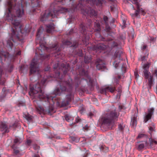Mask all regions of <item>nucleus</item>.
<instances>
[{
    "instance_id": "f257e3e1",
    "label": "nucleus",
    "mask_w": 157,
    "mask_h": 157,
    "mask_svg": "<svg viewBox=\"0 0 157 157\" xmlns=\"http://www.w3.org/2000/svg\"><path fill=\"white\" fill-rule=\"evenodd\" d=\"M73 83L72 79L70 78L67 81L63 82L60 85V88H56L54 91L55 96H60L61 92H67L69 94L66 96L65 100L63 101L61 103L62 107H65L68 105L69 103L73 99L74 94L72 92Z\"/></svg>"
},
{
    "instance_id": "f03ea898",
    "label": "nucleus",
    "mask_w": 157,
    "mask_h": 157,
    "mask_svg": "<svg viewBox=\"0 0 157 157\" xmlns=\"http://www.w3.org/2000/svg\"><path fill=\"white\" fill-rule=\"evenodd\" d=\"M24 2V0H21L20 5L16 4L15 6H11L13 10L11 11V15L10 17H12V19H9V17H8L9 13L8 10L7 14L6 15L7 20L9 21H11V23L13 25L14 27L18 28L19 29L18 30H20V33H23L22 32L23 30H24L23 27H22V25H21L20 22L17 20V17H21L25 14V4Z\"/></svg>"
},
{
    "instance_id": "7ed1b4c3",
    "label": "nucleus",
    "mask_w": 157,
    "mask_h": 157,
    "mask_svg": "<svg viewBox=\"0 0 157 157\" xmlns=\"http://www.w3.org/2000/svg\"><path fill=\"white\" fill-rule=\"evenodd\" d=\"M119 113L114 110L108 112L100 118L99 123L101 128L105 130L112 129L118 120Z\"/></svg>"
},
{
    "instance_id": "20e7f679",
    "label": "nucleus",
    "mask_w": 157,
    "mask_h": 157,
    "mask_svg": "<svg viewBox=\"0 0 157 157\" xmlns=\"http://www.w3.org/2000/svg\"><path fill=\"white\" fill-rule=\"evenodd\" d=\"M46 81V79H43L41 81L40 83L38 82L35 85L34 88L33 87H30V90L29 92V94L31 96H33L34 98L35 99H43L45 101L47 100L50 102L49 100L52 97H49V95H45L41 88V86L44 85Z\"/></svg>"
},
{
    "instance_id": "39448f33",
    "label": "nucleus",
    "mask_w": 157,
    "mask_h": 157,
    "mask_svg": "<svg viewBox=\"0 0 157 157\" xmlns=\"http://www.w3.org/2000/svg\"><path fill=\"white\" fill-rule=\"evenodd\" d=\"M14 28L15 29H14L12 28L13 31L11 36L7 41V44L11 48L13 46V43L11 40L13 42H15L14 40H17L20 41H21L23 40V37L26 35V32L24 30H23L22 31L23 33H21L20 30H18L19 29L18 28Z\"/></svg>"
},
{
    "instance_id": "423d86ee",
    "label": "nucleus",
    "mask_w": 157,
    "mask_h": 157,
    "mask_svg": "<svg viewBox=\"0 0 157 157\" xmlns=\"http://www.w3.org/2000/svg\"><path fill=\"white\" fill-rule=\"evenodd\" d=\"M83 5L80 3H79L77 6L76 8L80 9L82 13L85 15H87L90 17H95L97 15V13L95 10L92 9L90 7H87V8L84 9Z\"/></svg>"
},
{
    "instance_id": "0eeeda50",
    "label": "nucleus",
    "mask_w": 157,
    "mask_h": 157,
    "mask_svg": "<svg viewBox=\"0 0 157 157\" xmlns=\"http://www.w3.org/2000/svg\"><path fill=\"white\" fill-rule=\"evenodd\" d=\"M131 2L133 4L135 5L136 8V10L135 13L131 14L132 17H137L140 12H141L143 15H145L146 12L143 8H140L141 5L140 4V2H138V0H132Z\"/></svg>"
},
{
    "instance_id": "6e6552de",
    "label": "nucleus",
    "mask_w": 157,
    "mask_h": 157,
    "mask_svg": "<svg viewBox=\"0 0 157 157\" xmlns=\"http://www.w3.org/2000/svg\"><path fill=\"white\" fill-rule=\"evenodd\" d=\"M53 14L52 11L50 10H46L44 12L42 13L41 15L40 21L44 22V21L48 20L50 18L53 17Z\"/></svg>"
},
{
    "instance_id": "1a4fd4ad",
    "label": "nucleus",
    "mask_w": 157,
    "mask_h": 157,
    "mask_svg": "<svg viewBox=\"0 0 157 157\" xmlns=\"http://www.w3.org/2000/svg\"><path fill=\"white\" fill-rule=\"evenodd\" d=\"M80 27L82 29L81 30V33L83 35L84 37V39H82V41L84 44L86 45H87L89 44V40L90 37L88 36H87V33L86 29V28L87 27L84 26L83 24L82 23H81Z\"/></svg>"
},
{
    "instance_id": "9d476101",
    "label": "nucleus",
    "mask_w": 157,
    "mask_h": 157,
    "mask_svg": "<svg viewBox=\"0 0 157 157\" xmlns=\"http://www.w3.org/2000/svg\"><path fill=\"white\" fill-rule=\"evenodd\" d=\"M38 65L37 60L35 59H33L30 64V75L34 73L36 71L38 72L39 71V69Z\"/></svg>"
},
{
    "instance_id": "9b49d317",
    "label": "nucleus",
    "mask_w": 157,
    "mask_h": 157,
    "mask_svg": "<svg viewBox=\"0 0 157 157\" xmlns=\"http://www.w3.org/2000/svg\"><path fill=\"white\" fill-rule=\"evenodd\" d=\"M151 65V62L148 60V62L144 64L142 68L143 69V73L145 78H148L149 76L151 75L150 72L149 71V68Z\"/></svg>"
},
{
    "instance_id": "f8f14e48",
    "label": "nucleus",
    "mask_w": 157,
    "mask_h": 157,
    "mask_svg": "<svg viewBox=\"0 0 157 157\" xmlns=\"http://www.w3.org/2000/svg\"><path fill=\"white\" fill-rule=\"evenodd\" d=\"M79 75L84 76L87 77L89 80V82L90 84L91 90H93L94 89V85L93 83V80L90 78L88 75V73L87 71H85L84 69H82L79 71Z\"/></svg>"
},
{
    "instance_id": "ddd939ff",
    "label": "nucleus",
    "mask_w": 157,
    "mask_h": 157,
    "mask_svg": "<svg viewBox=\"0 0 157 157\" xmlns=\"http://www.w3.org/2000/svg\"><path fill=\"white\" fill-rule=\"evenodd\" d=\"M58 46V43H56L55 44L52 45L51 46H50L49 48L47 47L46 46L43 44H40V47L41 48L40 50L41 49L43 50H46L47 51H55V52H56V50Z\"/></svg>"
},
{
    "instance_id": "4468645a",
    "label": "nucleus",
    "mask_w": 157,
    "mask_h": 157,
    "mask_svg": "<svg viewBox=\"0 0 157 157\" xmlns=\"http://www.w3.org/2000/svg\"><path fill=\"white\" fill-rule=\"evenodd\" d=\"M107 48V46L103 44L100 43L98 44L94 45L92 47V49L94 51H99L105 50Z\"/></svg>"
},
{
    "instance_id": "2eb2a0df",
    "label": "nucleus",
    "mask_w": 157,
    "mask_h": 157,
    "mask_svg": "<svg viewBox=\"0 0 157 157\" xmlns=\"http://www.w3.org/2000/svg\"><path fill=\"white\" fill-rule=\"evenodd\" d=\"M10 126L8 127V124L5 122H0V131L3 132V134L8 133Z\"/></svg>"
},
{
    "instance_id": "dca6fc26",
    "label": "nucleus",
    "mask_w": 157,
    "mask_h": 157,
    "mask_svg": "<svg viewBox=\"0 0 157 157\" xmlns=\"http://www.w3.org/2000/svg\"><path fill=\"white\" fill-rule=\"evenodd\" d=\"M49 97H52L51 98H50V99L49 100V101H50V102H49V101H48L47 100H46V101H44L43 99H38L37 100H39L40 101H44L45 102L47 101V102L48 103V104L50 105V106L48 109V112L49 113H53V110L54 109V108H53V107L52 106V105H53L54 103V102L53 101V98H54L55 97V96L53 97L52 96L49 95Z\"/></svg>"
},
{
    "instance_id": "f3484780",
    "label": "nucleus",
    "mask_w": 157,
    "mask_h": 157,
    "mask_svg": "<svg viewBox=\"0 0 157 157\" xmlns=\"http://www.w3.org/2000/svg\"><path fill=\"white\" fill-rule=\"evenodd\" d=\"M154 109L151 108L148 109V113L146 115L144 118V122H147L149 120L151 119L152 116L153 115L154 112Z\"/></svg>"
},
{
    "instance_id": "a211bd4d",
    "label": "nucleus",
    "mask_w": 157,
    "mask_h": 157,
    "mask_svg": "<svg viewBox=\"0 0 157 157\" xmlns=\"http://www.w3.org/2000/svg\"><path fill=\"white\" fill-rule=\"evenodd\" d=\"M95 64L97 69L98 70L102 69L105 67L104 61L100 59L96 60Z\"/></svg>"
},
{
    "instance_id": "6ab92c4d",
    "label": "nucleus",
    "mask_w": 157,
    "mask_h": 157,
    "mask_svg": "<svg viewBox=\"0 0 157 157\" xmlns=\"http://www.w3.org/2000/svg\"><path fill=\"white\" fill-rule=\"evenodd\" d=\"M88 3L90 2L91 4H96L97 6H101L103 3L105 2V0H86Z\"/></svg>"
},
{
    "instance_id": "aec40b11",
    "label": "nucleus",
    "mask_w": 157,
    "mask_h": 157,
    "mask_svg": "<svg viewBox=\"0 0 157 157\" xmlns=\"http://www.w3.org/2000/svg\"><path fill=\"white\" fill-rule=\"evenodd\" d=\"M138 116V112L134 113L133 116L131 118V125L132 127H135L136 126L137 117Z\"/></svg>"
},
{
    "instance_id": "412c9836",
    "label": "nucleus",
    "mask_w": 157,
    "mask_h": 157,
    "mask_svg": "<svg viewBox=\"0 0 157 157\" xmlns=\"http://www.w3.org/2000/svg\"><path fill=\"white\" fill-rule=\"evenodd\" d=\"M122 52L121 50H118L116 51L115 53L114 58L115 60L119 59V60H122Z\"/></svg>"
},
{
    "instance_id": "4be33fe9",
    "label": "nucleus",
    "mask_w": 157,
    "mask_h": 157,
    "mask_svg": "<svg viewBox=\"0 0 157 157\" xmlns=\"http://www.w3.org/2000/svg\"><path fill=\"white\" fill-rule=\"evenodd\" d=\"M54 25V23H51L46 25V32L47 33H51L55 29Z\"/></svg>"
},
{
    "instance_id": "5701e85b",
    "label": "nucleus",
    "mask_w": 157,
    "mask_h": 157,
    "mask_svg": "<svg viewBox=\"0 0 157 157\" xmlns=\"http://www.w3.org/2000/svg\"><path fill=\"white\" fill-rule=\"evenodd\" d=\"M36 101L34 100L33 102L35 105L36 108L37 112L40 114L44 113V109L43 107L40 106H36Z\"/></svg>"
},
{
    "instance_id": "b1692460",
    "label": "nucleus",
    "mask_w": 157,
    "mask_h": 157,
    "mask_svg": "<svg viewBox=\"0 0 157 157\" xmlns=\"http://www.w3.org/2000/svg\"><path fill=\"white\" fill-rule=\"evenodd\" d=\"M12 0H9L7 2V5L8 7V11H9V13L8 15V17H9V19L10 20L12 19V17H10V16L11 15V11H12L13 9H12V8L11 7L12 6H13L12 4V2L11 1Z\"/></svg>"
},
{
    "instance_id": "393cba45",
    "label": "nucleus",
    "mask_w": 157,
    "mask_h": 157,
    "mask_svg": "<svg viewBox=\"0 0 157 157\" xmlns=\"http://www.w3.org/2000/svg\"><path fill=\"white\" fill-rule=\"evenodd\" d=\"M68 11V10L67 9L65 8L62 7L58 10H54L53 13L54 15H56L57 14L64 13V12Z\"/></svg>"
},
{
    "instance_id": "a878e982",
    "label": "nucleus",
    "mask_w": 157,
    "mask_h": 157,
    "mask_svg": "<svg viewBox=\"0 0 157 157\" xmlns=\"http://www.w3.org/2000/svg\"><path fill=\"white\" fill-rule=\"evenodd\" d=\"M61 65L63 67V70H64L63 73L66 74L70 69V65L69 63H66L65 65L64 64H62Z\"/></svg>"
},
{
    "instance_id": "bb28decb",
    "label": "nucleus",
    "mask_w": 157,
    "mask_h": 157,
    "mask_svg": "<svg viewBox=\"0 0 157 157\" xmlns=\"http://www.w3.org/2000/svg\"><path fill=\"white\" fill-rule=\"evenodd\" d=\"M79 76H78L75 77V82L76 84V87H78L81 83V82L85 79L81 78H79Z\"/></svg>"
},
{
    "instance_id": "cd10ccee",
    "label": "nucleus",
    "mask_w": 157,
    "mask_h": 157,
    "mask_svg": "<svg viewBox=\"0 0 157 157\" xmlns=\"http://www.w3.org/2000/svg\"><path fill=\"white\" fill-rule=\"evenodd\" d=\"M145 79H148V86L150 88H151L153 82V76L150 75H149L148 78Z\"/></svg>"
},
{
    "instance_id": "c85d7f7f",
    "label": "nucleus",
    "mask_w": 157,
    "mask_h": 157,
    "mask_svg": "<svg viewBox=\"0 0 157 157\" xmlns=\"http://www.w3.org/2000/svg\"><path fill=\"white\" fill-rule=\"evenodd\" d=\"M94 31L96 32H99L101 30V28L100 25L98 22H94Z\"/></svg>"
},
{
    "instance_id": "c756f323",
    "label": "nucleus",
    "mask_w": 157,
    "mask_h": 157,
    "mask_svg": "<svg viewBox=\"0 0 157 157\" xmlns=\"http://www.w3.org/2000/svg\"><path fill=\"white\" fill-rule=\"evenodd\" d=\"M24 117L29 122H31L32 121L33 119L32 116L29 114H24Z\"/></svg>"
},
{
    "instance_id": "7c9ffc66",
    "label": "nucleus",
    "mask_w": 157,
    "mask_h": 157,
    "mask_svg": "<svg viewBox=\"0 0 157 157\" xmlns=\"http://www.w3.org/2000/svg\"><path fill=\"white\" fill-rule=\"evenodd\" d=\"M150 146L151 148L155 147V145L157 144V142L154 139H150Z\"/></svg>"
},
{
    "instance_id": "2f4dec72",
    "label": "nucleus",
    "mask_w": 157,
    "mask_h": 157,
    "mask_svg": "<svg viewBox=\"0 0 157 157\" xmlns=\"http://www.w3.org/2000/svg\"><path fill=\"white\" fill-rule=\"evenodd\" d=\"M107 92H110L112 93H113L115 90L116 88L115 87L111 86H106Z\"/></svg>"
},
{
    "instance_id": "473e14b6",
    "label": "nucleus",
    "mask_w": 157,
    "mask_h": 157,
    "mask_svg": "<svg viewBox=\"0 0 157 157\" xmlns=\"http://www.w3.org/2000/svg\"><path fill=\"white\" fill-rule=\"evenodd\" d=\"M8 54L3 51H0V59L2 60V59L4 58L5 59L7 58Z\"/></svg>"
},
{
    "instance_id": "72a5a7b5",
    "label": "nucleus",
    "mask_w": 157,
    "mask_h": 157,
    "mask_svg": "<svg viewBox=\"0 0 157 157\" xmlns=\"http://www.w3.org/2000/svg\"><path fill=\"white\" fill-rule=\"evenodd\" d=\"M145 145L144 143H141L140 144L137 146V149L139 151L142 150L144 147Z\"/></svg>"
},
{
    "instance_id": "f704fd0d",
    "label": "nucleus",
    "mask_w": 157,
    "mask_h": 157,
    "mask_svg": "<svg viewBox=\"0 0 157 157\" xmlns=\"http://www.w3.org/2000/svg\"><path fill=\"white\" fill-rule=\"evenodd\" d=\"M13 149V153L16 155L18 154L20 152V151L15 148V144H13L12 146Z\"/></svg>"
},
{
    "instance_id": "c9c22d12",
    "label": "nucleus",
    "mask_w": 157,
    "mask_h": 157,
    "mask_svg": "<svg viewBox=\"0 0 157 157\" xmlns=\"http://www.w3.org/2000/svg\"><path fill=\"white\" fill-rule=\"evenodd\" d=\"M106 87H105L103 88H101L100 90V92L101 94H104L106 95L107 92Z\"/></svg>"
},
{
    "instance_id": "e433bc0d",
    "label": "nucleus",
    "mask_w": 157,
    "mask_h": 157,
    "mask_svg": "<svg viewBox=\"0 0 157 157\" xmlns=\"http://www.w3.org/2000/svg\"><path fill=\"white\" fill-rule=\"evenodd\" d=\"M91 60L90 57L87 56H85L84 57V62L86 63H88Z\"/></svg>"
},
{
    "instance_id": "4c0bfd02",
    "label": "nucleus",
    "mask_w": 157,
    "mask_h": 157,
    "mask_svg": "<svg viewBox=\"0 0 157 157\" xmlns=\"http://www.w3.org/2000/svg\"><path fill=\"white\" fill-rule=\"evenodd\" d=\"M22 141V140L20 138H16L14 140V143L15 144H19Z\"/></svg>"
},
{
    "instance_id": "58836bf2",
    "label": "nucleus",
    "mask_w": 157,
    "mask_h": 157,
    "mask_svg": "<svg viewBox=\"0 0 157 157\" xmlns=\"http://www.w3.org/2000/svg\"><path fill=\"white\" fill-rule=\"evenodd\" d=\"M71 139L73 141L78 142L79 141V139L77 137L71 136L70 137Z\"/></svg>"
},
{
    "instance_id": "ea45409f",
    "label": "nucleus",
    "mask_w": 157,
    "mask_h": 157,
    "mask_svg": "<svg viewBox=\"0 0 157 157\" xmlns=\"http://www.w3.org/2000/svg\"><path fill=\"white\" fill-rule=\"evenodd\" d=\"M100 149L101 150L103 151H105L108 150V148L105 147V145H101L100 146Z\"/></svg>"
},
{
    "instance_id": "a19ab883",
    "label": "nucleus",
    "mask_w": 157,
    "mask_h": 157,
    "mask_svg": "<svg viewBox=\"0 0 157 157\" xmlns=\"http://www.w3.org/2000/svg\"><path fill=\"white\" fill-rule=\"evenodd\" d=\"M63 45L69 46L71 45V43L70 41L66 40L65 41H63Z\"/></svg>"
},
{
    "instance_id": "79ce46f5",
    "label": "nucleus",
    "mask_w": 157,
    "mask_h": 157,
    "mask_svg": "<svg viewBox=\"0 0 157 157\" xmlns=\"http://www.w3.org/2000/svg\"><path fill=\"white\" fill-rule=\"evenodd\" d=\"M65 118L66 120L68 122H70V120L71 119L73 120V119L70 117L68 115H66L65 116Z\"/></svg>"
},
{
    "instance_id": "37998d69",
    "label": "nucleus",
    "mask_w": 157,
    "mask_h": 157,
    "mask_svg": "<svg viewBox=\"0 0 157 157\" xmlns=\"http://www.w3.org/2000/svg\"><path fill=\"white\" fill-rule=\"evenodd\" d=\"M59 63L57 62L56 64H55L53 67V68L54 70H55L57 69H60V68L59 67Z\"/></svg>"
},
{
    "instance_id": "c03bdc74",
    "label": "nucleus",
    "mask_w": 157,
    "mask_h": 157,
    "mask_svg": "<svg viewBox=\"0 0 157 157\" xmlns=\"http://www.w3.org/2000/svg\"><path fill=\"white\" fill-rule=\"evenodd\" d=\"M2 71L0 70V85H4L5 83V81L4 80L2 81L1 79V77L2 76Z\"/></svg>"
},
{
    "instance_id": "a18cd8bd",
    "label": "nucleus",
    "mask_w": 157,
    "mask_h": 157,
    "mask_svg": "<svg viewBox=\"0 0 157 157\" xmlns=\"http://www.w3.org/2000/svg\"><path fill=\"white\" fill-rule=\"evenodd\" d=\"M148 54H147V56H142L141 58V61H143L147 60L148 58Z\"/></svg>"
},
{
    "instance_id": "49530a36",
    "label": "nucleus",
    "mask_w": 157,
    "mask_h": 157,
    "mask_svg": "<svg viewBox=\"0 0 157 157\" xmlns=\"http://www.w3.org/2000/svg\"><path fill=\"white\" fill-rule=\"evenodd\" d=\"M144 137H147V136L146 135L144 134H139V135L138 136L137 138H140Z\"/></svg>"
},
{
    "instance_id": "de8ad7c7",
    "label": "nucleus",
    "mask_w": 157,
    "mask_h": 157,
    "mask_svg": "<svg viewBox=\"0 0 157 157\" xmlns=\"http://www.w3.org/2000/svg\"><path fill=\"white\" fill-rule=\"evenodd\" d=\"M118 127L119 130L121 131H123L124 130V128L122 125L121 124H120L118 126Z\"/></svg>"
},
{
    "instance_id": "09e8293b",
    "label": "nucleus",
    "mask_w": 157,
    "mask_h": 157,
    "mask_svg": "<svg viewBox=\"0 0 157 157\" xmlns=\"http://www.w3.org/2000/svg\"><path fill=\"white\" fill-rule=\"evenodd\" d=\"M32 142V141L31 140H27L26 143V144L27 145L30 146Z\"/></svg>"
},
{
    "instance_id": "8fccbe9b",
    "label": "nucleus",
    "mask_w": 157,
    "mask_h": 157,
    "mask_svg": "<svg viewBox=\"0 0 157 157\" xmlns=\"http://www.w3.org/2000/svg\"><path fill=\"white\" fill-rule=\"evenodd\" d=\"M104 20L105 21V24H107L108 23V17L106 16H104Z\"/></svg>"
},
{
    "instance_id": "3c124183",
    "label": "nucleus",
    "mask_w": 157,
    "mask_h": 157,
    "mask_svg": "<svg viewBox=\"0 0 157 157\" xmlns=\"http://www.w3.org/2000/svg\"><path fill=\"white\" fill-rule=\"evenodd\" d=\"M33 149L35 150H39L40 147L39 146L36 144H35L33 146Z\"/></svg>"
},
{
    "instance_id": "603ef678",
    "label": "nucleus",
    "mask_w": 157,
    "mask_h": 157,
    "mask_svg": "<svg viewBox=\"0 0 157 157\" xmlns=\"http://www.w3.org/2000/svg\"><path fill=\"white\" fill-rule=\"evenodd\" d=\"M75 121L76 123H78L79 122H80L81 121V119L78 116L75 118Z\"/></svg>"
},
{
    "instance_id": "864d4df0",
    "label": "nucleus",
    "mask_w": 157,
    "mask_h": 157,
    "mask_svg": "<svg viewBox=\"0 0 157 157\" xmlns=\"http://www.w3.org/2000/svg\"><path fill=\"white\" fill-rule=\"evenodd\" d=\"M147 48V45L146 44H144L141 47V49L143 51H144Z\"/></svg>"
},
{
    "instance_id": "5fc2aeb1",
    "label": "nucleus",
    "mask_w": 157,
    "mask_h": 157,
    "mask_svg": "<svg viewBox=\"0 0 157 157\" xmlns=\"http://www.w3.org/2000/svg\"><path fill=\"white\" fill-rule=\"evenodd\" d=\"M83 129H84L85 130L87 131L89 130V127L87 125H86L83 128Z\"/></svg>"
},
{
    "instance_id": "6e6d98bb",
    "label": "nucleus",
    "mask_w": 157,
    "mask_h": 157,
    "mask_svg": "<svg viewBox=\"0 0 157 157\" xmlns=\"http://www.w3.org/2000/svg\"><path fill=\"white\" fill-rule=\"evenodd\" d=\"M119 63L116 62V61H115L114 62V65L115 67L117 68L118 66H119Z\"/></svg>"
},
{
    "instance_id": "4d7b16f0",
    "label": "nucleus",
    "mask_w": 157,
    "mask_h": 157,
    "mask_svg": "<svg viewBox=\"0 0 157 157\" xmlns=\"http://www.w3.org/2000/svg\"><path fill=\"white\" fill-rule=\"evenodd\" d=\"M73 33V29H71L70 31L68 33H67V35H71Z\"/></svg>"
},
{
    "instance_id": "13d9d810",
    "label": "nucleus",
    "mask_w": 157,
    "mask_h": 157,
    "mask_svg": "<svg viewBox=\"0 0 157 157\" xmlns=\"http://www.w3.org/2000/svg\"><path fill=\"white\" fill-rule=\"evenodd\" d=\"M134 75L136 78H138L139 77V75L137 71H135L134 72Z\"/></svg>"
},
{
    "instance_id": "bf43d9fd",
    "label": "nucleus",
    "mask_w": 157,
    "mask_h": 157,
    "mask_svg": "<svg viewBox=\"0 0 157 157\" xmlns=\"http://www.w3.org/2000/svg\"><path fill=\"white\" fill-rule=\"evenodd\" d=\"M40 31H41V29H40V28H39L38 29V30L37 33V34H36V36H38L40 35Z\"/></svg>"
},
{
    "instance_id": "052dcab7",
    "label": "nucleus",
    "mask_w": 157,
    "mask_h": 157,
    "mask_svg": "<svg viewBox=\"0 0 157 157\" xmlns=\"http://www.w3.org/2000/svg\"><path fill=\"white\" fill-rule=\"evenodd\" d=\"M118 45V44L117 43H115V42L113 43V44L112 45V46L113 47H115L116 46H117Z\"/></svg>"
},
{
    "instance_id": "680f3d73",
    "label": "nucleus",
    "mask_w": 157,
    "mask_h": 157,
    "mask_svg": "<svg viewBox=\"0 0 157 157\" xmlns=\"http://www.w3.org/2000/svg\"><path fill=\"white\" fill-rule=\"evenodd\" d=\"M153 74H155V76L157 77V70H155Z\"/></svg>"
},
{
    "instance_id": "e2e57ef3",
    "label": "nucleus",
    "mask_w": 157,
    "mask_h": 157,
    "mask_svg": "<svg viewBox=\"0 0 157 157\" xmlns=\"http://www.w3.org/2000/svg\"><path fill=\"white\" fill-rule=\"evenodd\" d=\"M123 108V106L122 105H119L118 106V108L120 110H121Z\"/></svg>"
},
{
    "instance_id": "0e129e2a",
    "label": "nucleus",
    "mask_w": 157,
    "mask_h": 157,
    "mask_svg": "<svg viewBox=\"0 0 157 157\" xmlns=\"http://www.w3.org/2000/svg\"><path fill=\"white\" fill-rule=\"evenodd\" d=\"M33 157H40L39 155L38 154H34Z\"/></svg>"
},
{
    "instance_id": "69168bd1",
    "label": "nucleus",
    "mask_w": 157,
    "mask_h": 157,
    "mask_svg": "<svg viewBox=\"0 0 157 157\" xmlns=\"http://www.w3.org/2000/svg\"><path fill=\"white\" fill-rule=\"evenodd\" d=\"M94 115L91 112H90L89 114V116L90 117H92Z\"/></svg>"
},
{
    "instance_id": "338daca9",
    "label": "nucleus",
    "mask_w": 157,
    "mask_h": 157,
    "mask_svg": "<svg viewBox=\"0 0 157 157\" xmlns=\"http://www.w3.org/2000/svg\"><path fill=\"white\" fill-rule=\"evenodd\" d=\"M57 1L58 2H62L63 3V2L65 1V0H57Z\"/></svg>"
},
{
    "instance_id": "774afa93",
    "label": "nucleus",
    "mask_w": 157,
    "mask_h": 157,
    "mask_svg": "<svg viewBox=\"0 0 157 157\" xmlns=\"http://www.w3.org/2000/svg\"><path fill=\"white\" fill-rule=\"evenodd\" d=\"M150 40H151V41H154L155 40V39L154 37H151V38Z\"/></svg>"
}]
</instances>
